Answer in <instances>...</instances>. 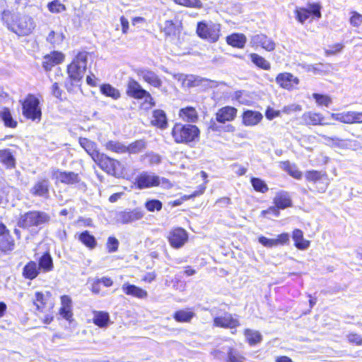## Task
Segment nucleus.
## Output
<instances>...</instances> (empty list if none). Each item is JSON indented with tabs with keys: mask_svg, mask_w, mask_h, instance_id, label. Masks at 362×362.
Masks as SVG:
<instances>
[{
	"mask_svg": "<svg viewBox=\"0 0 362 362\" xmlns=\"http://www.w3.org/2000/svg\"><path fill=\"white\" fill-rule=\"evenodd\" d=\"M1 21L8 30L19 36H28L36 28L35 21L32 16L8 9L1 12Z\"/></svg>",
	"mask_w": 362,
	"mask_h": 362,
	"instance_id": "obj_1",
	"label": "nucleus"
},
{
	"mask_svg": "<svg viewBox=\"0 0 362 362\" xmlns=\"http://www.w3.org/2000/svg\"><path fill=\"white\" fill-rule=\"evenodd\" d=\"M199 129L193 124L176 123L171 132V135L177 144H189L196 141L199 136Z\"/></svg>",
	"mask_w": 362,
	"mask_h": 362,
	"instance_id": "obj_2",
	"label": "nucleus"
},
{
	"mask_svg": "<svg viewBox=\"0 0 362 362\" xmlns=\"http://www.w3.org/2000/svg\"><path fill=\"white\" fill-rule=\"evenodd\" d=\"M88 52H81L74 58L67 67V73L71 80L79 82L83 77L87 66Z\"/></svg>",
	"mask_w": 362,
	"mask_h": 362,
	"instance_id": "obj_3",
	"label": "nucleus"
},
{
	"mask_svg": "<svg viewBox=\"0 0 362 362\" xmlns=\"http://www.w3.org/2000/svg\"><path fill=\"white\" fill-rule=\"evenodd\" d=\"M135 185L139 189L161 186L163 188H170L171 184L164 178L160 177L153 173L142 172L136 178Z\"/></svg>",
	"mask_w": 362,
	"mask_h": 362,
	"instance_id": "obj_4",
	"label": "nucleus"
},
{
	"mask_svg": "<svg viewBox=\"0 0 362 362\" xmlns=\"http://www.w3.org/2000/svg\"><path fill=\"white\" fill-rule=\"evenodd\" d=\"M50 221L49 214L44 211H32L21 215L18 221V226L25 228L39 226Z\"/></svg>",
	"mask_w": 362,
	"mask_h": 362,
	"instance_id": "obj_5",
	"label": "nucleus"
},
{
	"mask_svg": "<svg viewBox=\"0 0 362 362\" xmlns=\"http://www.w3.org/2000/svg\"><path fill=\"white\" fill-rule=\"evenodd\" d=\"M322 6L318 3L310 4L307 8L297 6L294 10L295 18L300 24H304L307 20L312 21L322 17Z\"/></svg>",
	"mask_w": 362,
	"mask_h": 362,
	"instance_id": "obj_6",
	"label": "nucleus"
},
{
	"mask_svg": "<svg viewBox=\"0 0 362 362\" xmlns=\"http://www.w3.org/2000/svg\"><path fill=\"white\" fill-rule=\"evenodd\" d=\"M221 25L210 22H199L197 24V33L199 37L209 42H216L220 37Z\"/></svg>",
	"mask_w": 362,
	"mask_h": 362,
	"instance_id": "obj_7",
	"label": "nucleus"
},
{
	"mask_svg": "<svg viewBox=\"0 0 362 362\" xmlns=\"http://www.w3.org/2000/svg\"><path fill=\"white\" fill-rule=\"evenodd\" d=\"M23 115L27 119L40 122L42 117V111L40 107L38 98L33 95H29L22 104Z\"/></svg>",
	"mask_w": 362,
	"mask_h": 362,
	"instance_id": "obj_8",
	"label": "nucleus"
},
{
	"mask_svg": "<svg viewBox=\"0 0 362 362\" xmlns=\"http://www.w3.org/2000/svg\"><path fill=\"white\" fill-rule=\"evenodd\" d=\"M95 162L98 164L101 169L110 175L119 177L123 173V166L122 163L117 160L107 157L103 153H101L98 159Z\"/></svg>",
	"mask_w": 362,
	"mask_h": 362,
	"instance_id": "obj_9",
	"label": "nucleus"
},
{
	"mask_svg": "<svg viewBox=\"0 0 362 362\" xmlns=\"http://www.w3.org/2000/svg\"><path fill=\"white\" fill-rule=\"evenodd\" d=\"M305 180L312 182L318 192H325L329 181L325 172L317 170H308L305 173Z\"/></svg>",
	"mask_w": 362,
	"mask_h": 362,
	"instance_id": "obj_10",
	"label": "nucleus"
},
{
	"mask_svg": "<svg viewBox=\"0 0 362 362\" xmlns=\"http://www.w3.org/2000/svg\"><path fill=\"white\" fill-rule=\"evenodd\" d=\"M127 94L136 99L145 98L146 101L149 103L150 106L153 105V98L151 94L143 89L139 83L133 78L128 81Z\"/></svg>",
	"mask_w": 362,
	"mask_h": 362,
	"instance_id": "obj_11",
	"label": "nucleus"
},
{
	"mask_svg": "<svg viewBox=\"0 0 362 362\" xmlns=\"http://www.w3.org/2000/svg\"><path fill=\"white\" fill-rule=\"evenodd\" d=\"M330 117L336 121L344 124L362 123V112L345 111L337 113H330Z\"/></svg>",
	"mask_w": 362,
	"mask_h": 362,
	"instance_id": "obj_12",
	"label": "nucleus"
},
{
	"mask_svg": "<svg viewBox=\"0 0 362 362\" xmlns=\"http://www.w3.org/2000/svg\"><path fill=\"white\" fill-rule=\"evenodd\" d=\"M276 82L282 88L291 90L296 88L299 79L290 73L284 72L277 75Z\"/></svg>",
	"mask_w": 362,
	"mask_h": 362,
	"instance_id": "obj_13",
	"label": "nucleus"
},
{
	"mask_svg": "<svg viewBox=\"0 0 362 362\" xmlns=\"http://www.w3.org/2000/svg\"><path fill=\"white\" fill-rule=\"evenodd\" d=\"M187 240V233L186 230L180 228L173 229L168 235L170 244L174 248H180L182 247Z\"/></svg>",
	"mask_w": 362,
	"mask_h": 362,
	"instance_id": "obj_14",
	"label": "nucleus"
},
{
	"mask_svg": "<svg viewBox=\"0 0 362 362\" xmlns=\"http://www.w3.org/2000/svg\"><path fill=\"white\" fill-rule=\"evenodd\" d=\"M52 178L66 185H74L80 182V177L77 173L74 172H66L59 170H54Z\"/></svg>",
	"mask_w": 362,
	"mask_h": 362,
	"instance_id": "obj_15",
	"label": "nucleus"
},
{
	"mask_svg": "<svg viewBox=\"0 0 362 362\" xmlns=\"http://www.w3.org/2000/svg\"><path fill=\"white\" fill-rule=\"evenodd\" d=\"M30 192L35 197H47L49 192V182L46 177L37 179L33 186L30 188Z\"/></svg>",
	"mask_w": 362,
	"mask_h": 362,
	"instance_id": "obj_16",
	"label": "nucleus"
},
{
	"mask_svg": "<svg viewBox=\"0 0 362 362\" xmlns=\"http://www.w3.org/2000/svg\"><path fill=\"white\" fill-rule=\"evenodd\" d=\"M137 75L149 85L160 88L162 86V81L159 76L153 71L148 69H139L136 71Z\"/></svg>",
	"mask_w": 362,
	"mask_h": 362,
	"instance_id": "obj_17",
	"label": "nucleus"
},
{
	"mask_svg": "<svg viewBox=\"0 0 362 362\" xmlns=\"http://www.w3.org/2000/svg\"><path fill=\"white\" fill-rule=\"evenodd\" d=\"M250 43L252 47H261L268 52L273 51L276 47L274 42L263 34L253 35Z\"/></svg>",
	"mask_w": 362,
	"mask_h": 362,
	"instance_id": "obj_18",
	"label": "nucleus"
},
{
	"mask_svg": "<svg viewBox=\"0 0 362 362\" xmlns=\"http://www.w3.org/2000/svg\"><path fill=\"white\" fill-rule=\"evenodd\" d=\"M262 119V114L258 111L245 110L242 115L243 124L246 127L256 126Z\"/></svg>",
	"mask_w": 362,
	"mask_h": 362,
	"instance_id": "obj_19",
	"label": "nucleus"
},
{
	"mask_svg": "<svg viewBox=\"0 0 362 362\" xmlns=\"http://www.w3.org/2000/svg\"><path fill=\"white\" fill-rule=\"evenodd\" d=\"M64 60V54L60 52L54 51L44 57L43 67L47 71L54 66L61 64Z\"/></svg>",
	"mask_w": 362,
	"mask_h": 362,
	"instance_id": "obj_20",
	"label": "nucleus"
},
{
	"mask_svg": "<svg viewBox=\"0 0 362 362\" xmlns=\"http://www.w3.org/2000/svg\"><path fill=\"white\" fill-rule=\"evenodd\" d=\"M122 290L126 295L139 299H144L148 296L146 290L127 282L122 284Z\"/></svg>",
	"mask_w": 362,
	"mask_h": 362,
	"instance_id": "obj_21",
	"label": "nucleus"
},
{
	"mask_svg": "<svg viewBox=\"0 0 362 362\" xmlns=\"http://www.w3.org/2000/svg\"><path fill=\"white\" fill-rule=\"evenodd\" d=\"M144 216V213L139 209H135L129 211H122L117 215V221L122 223H129L141 219Z\"/></svg>",
	"mask_w": 362,
	"mask_h": 362,
	"instance_id": "obj_22",
	"label": "nucleus"
},
{
	"mask_svg": "<svg viewBox=\"0 0 362 362\" xmlns=\"http://www.w3.org/2000/svg\"><path fill=\"white\" fill-rule=\"evenodd\" d=\"M237 110L230 106H226L221 108L216 115V120L220 123L230 122L235 119Z\"/></svg>",
	"mask_w": 362,
	"mask_h": 362,
	"instance_id": "obj_23",
	"label": "nucleus"
},
{
	"mask_svg": "<svg viewBox=\"0 0 362 362\" xmlns=\"http://www.w3.org/2000/svg\"><path fill=\"white\" fill-rule=\"evenodd\" d=\"M59 315L68 321H71L72 313V300L69 296L64 295L61 297V308Z\"/></svg>",
	"mask_w": 362,
	"mask_h": 362,
	"instance_id": "obj_24",
	"label": "nucleus"
},
{
	"mask_svg": "<svg viewBox=\"0 0 362 362\" xmlns=\"http://www.w3.org/2000/svg\"><path fill=\"white\" fill-rule=\"evenodd\" d=\"M78 142L81 146L86 151V153L95 161L98 159V157L101 155L97 149V146L95 142L86 139L79 138Z\"/></svg>",
	"mask_w": 362,
	"mask_h": 362,
	"instance_id": "obj_25",
	"label": "nucleus"
},
{
	"mask_svg": "<svg viewBox=\"0 0 362 362\" xmlns=\"http://www.w3.org/2000/svg\"><path fill=\"white\" fill-rule=\"evenodd\" d=\"M214 322L216 326L225 328L232 329L239 325L238 319L233 318L229 313H226L223 316L215 317Z\"/></svg>",
	"mask_w": 362,
	"mask_h": 362,
	"instance_id": "obj_26",
	"label": "nucleus"
},
{
	"mask_svg": "<svg viewBox=\"0 0 362 362\" xmlns=\"http://www.w3.org/2000/svg\"><path fill=\"white\" fill-rule=\"evenodd\" d=\"M302 119L307 125H327L328 123L323 122L324 117L322 114L313 112H306Z\"/></svg>",
	"mask_w": 362,
	"mask_h": 362,
	"instance_id": "obj_27",
	"label": "nucleus"
},
{
	"mask_svg": "<svg viewBox=\"0 0 362 362\" xmlns=\"http://www.w3.org/2000/svg\"><path fill=\"white\" fill-rule=\"evenodd\" d=\"M0 163L6 168L12 169L16 166V158L10 149L0 150Z\"/></svg>",
	"mask_w": 362,
	"mask_h": 362,
	"instance_id": "obj_28",
	"label": "nucleus"
},
{
	"mask_svg": "<svg viewBox=\"0 0 362 362\" xmlns=\"http://www.w3.org/2000/svg\"><path fill=\"white\" fill-rule=\"evenodd\" d=\"M93 322L100 328L107 327L110 322V315L105 311L95 310L93 312Z\"/></svg>",
	"mask_w": 362,
	"mask_h": 362,
	"instance_id": "obj_29",
	"label": "nucleus"
},
{
	"mask_svg": "<svg viewBox=\"0 0 362 362\" xmlns=\"http://www.w3.org/2000/svg\"><path fill=\"white\" fill-rule=\"evenodd\" d=\"M292 238L294 241L295 246L300 250H307L310 245V240H305L303 238V233L300 229H295L293 231Z\"/></svg>",
	"mask_w": 362,
	"mask_h": 362,
	"instance_id": "obj_30",
	"label": "nucleus"
},
{
	"mask_svg": "<svg viewBox=\"0 0 362 362\" xmlns=\"http://www.w3.org/2000/svg\"><path fill=\"white\" fill-rule=\"evenodd\" d=\"M174 77L182 83V86L187 88L197 86L200 83V79L194 75L178 74L175 75Z\"/></svg>",
	"mask_w": 362,
	"mask_h": 362,
	"instance_id": "obj_31",
	"label": "nucleus"
},
{
	"mask_svg": "<svg viewBox=\"0 0 362 362\" xmlns=\"http://www.w3.org/2000/svg\"><path fill=\"white\" fill-rule=\"evenodd\" d=\"M325 139L326 143L333 147H337L339 148H350L352 146V141L349 139H341L337 137H328L325 135H322Z\"/></svg>",
	"mask_w": 362,
	"mask_h": 362,
	"instance_id": "obj_32",
	"label": "nucleus"
},
{
	"mask_svg": "<svg viewBox=\"0 0 362 362\" xmlns=\"http://www.w3.org/2000/svg\"><path fill=\"white\" fill-rule=\"evenodd\" d=\"M275 206L280 209H284L291 206V200L288 194L286 192L277 193L274 199Z\"/></svg>",
	"mask_w": 362,
	"mask_h": 362,
	"instance_id": "obj_33",
	"label": "nucleus"
},
{
	"mask_svg": "<svg viewBox=\"0 0 362 362\" xmlns=\"http://www.w3.org/2000/svg\"><path fill=\"white\" fill-rule=\"evenodd\" d=\"M151 124L158 128L165 129L168 122L164 111L161 110H154L152 115Z\"/></svg>",
	"mask_w": 362,
	"mask_h": 362,
	"instance_id": "obj_34",
	"label": "nucleus"
},
{
	"mask_svg": "<svg viewBox=\"0 0 362 362\" xmlns=\"http://www.w3.org/2000/svg\"><path fill=\"white\" fill-rule=\"evenodd\" d=\"M179 117L185 121L194 122L198 118V115L195 108L187 107L180 110Z\"/></svg>",
	"mask_w": 362,
	"mask_h": 362,
	"instance_id": "obj_35",
	"label": "nucleus"
},
{
	"mask_svg": "<svg viewBox=\"0 0 362 362\" xmlns=\"http://www.w3.org/2000/svg\"><path fill=\"white\" fill-rule=\"evenodd\" d=\"M246 37L243 34L234 33L227 37L228 45L238 48H243L246 43Z\"/></svg>",
	"mask_w": 362,
	"mask_h": 362,
	"instance_id": "obj_36",
	"label": "nucleus"
},
{
	"mask_svg": "<svg viewBox=\"0 0 362 362\" xmlns=\"http://www.w3.org/2000/svg\"><path fill=\"white\" fill-rule=\"evenodd\" d=\"M78 240L86 247L93 250L97 246V241L95 237L88 231L85 230L78 235Z\"/></svg>",
	"mask_w": 362,
	"mask_h": 362,
	"instance_id": "obj_37",
	"label": "nucleus"
},
{
	"mask_svg": "<svg viewBox=\"0 0 362 362\" xmlns=\"http://www.w3.org/2000/svg\"><path fill=\"white\" fill-rule=\"evenodd\" d=\"M39 270L37 263L31 261L24 267L23 274L25 278L33 280L38 275Z\"/></svg>",
	"mask_w": 362,
	"mask_h": 362,
	"instance_id": "obj_38",
	"label": "nucleus"
},
{
	"mask_svg": "<svg viewBox=\"0 0 362 362\" xmlns=\"http://www.w3.org/2000/svg\"><path fill=\"white\" fill-rule=\"evenodd\" d=\"M48 300V294H44L42 292H36L35 293L34 304L36 305L37 310L40 312H44L45 309L48 308L47 305Z\"/></svg>",
	"mask_w": 362,
	"mask_h": 362,
	"instance_id": "obj_39",
	"label": "nucleus"
},
{
	"mask_svg": "<svg viewBox=\"0 0 362 362\" xmlns=\"http://www.w3.org/2000/svg\"><path fill=\"white\" fill-rule=\"evenodd\" d=\"M162 30L167 36H176L180 32V24L173 21H166L162 26Z\"/></svg>",
	"mask_w": 362,
	"mask_h": 362,
	"instance_id": "obj_40",
	"label": "nucleus"
},
{
	"mask_svg": "<svg viewBox=\"0 0 362 362\" xmlns=\"http://www.w3.org/2000/svg\"><path fill=\"white\" fill-rule=\"evenodd\" d=\"M0 117L3 120L5 126L11 128L16 127L17 122L13 119L8 108L4 107L0 110Z\"/></svg>",
	"mask_w": 362,
	"mask_h": 362,
	"instance_id": "obj_41",
	"label": "nucleus"
},
{
	"mask_svg": "<svg viewBox=\"0 0 362 362\" xmlns=\"http://www.w3.org/2000/svg\"><path fill=\"white\" fill-rule=\"evenodd\" d=\"M39 268L45 272H48L53 269V262L51 255L49 253L44 254L39 260Z\"/></svg>",
	"mask_w": 362,
	"mask_h": 362,
	"instance_id": "obj_42",
	"label": "nucleus"
},
{
	"mask_svg": "<svg viewBox=\"0 0 362 362\" xmlns=\"http://www.w3.org/2000/svg\"><path fill=\"white\" fill-rule=\"evenodd\" d=\"M100 92L107 97L117 100L120 98L119 91L110 84H103L100 86Z\"/></svg>",
	"mask_w": 362,
	"mask_h": 362,
	"instance_id": "obj_43",
	"label": "nucleus"
},
{
	"mask_svg": "<svg viewBox=\"0 0 362 362\" xmlns=\"http://www.w3.org/2000/svg\"><path fill=\"white\" fill-rule=\"evenodd\" d=\"M251 61L258 67L264 69L269 70L270 69V63L264 57L257 54L252 53L250 54Z\"/></svg>",
	"mask_w": 362,
	"mask_h": 362,
	"instance_id": "obj_44",
	"label": "nucleus"
},
{
	"mask_svg": "<svg viewBox=\"0 0 362 362\" xmlns=\"http://www.w3.org/2000/svg\"><path fill=\"white\" fill-rule=\"evenodd\" d=\"M48 11L54 14L61 13L66 10V6L59 0H53L47 4Z\"/></svg>",
	"mask_w": 362,
	"mask_h": 362,
	"instance_id": "obj_45",
	"label": "nucleus"
},
{
	"mask_svg": "<svg viewBox=\"0 0 362 362\" xmlns=\"http://www.w3.org/2000/svg\"><path fill=\"white\" fill-rule=\"evenodd\" d=\"M194 316V313L189 310H179L174 314V318L176 321L180 322H188L193 318Z\"/></svg>",
	"mask_w": 362,
	"mask_h": 362,
	"instance_id": "obj_46",
	"label": "nucleus"
},
{
	"mask_svg": "<svg viewBox=\"0 0 362 362\" xmlns=\"http://www.w3.org/2000/svg\"><path fill=\"white\" fill-rule=\"evenodd\" d=\"M65 37L61 32L52 30L47 37V40L54 46L59 45L64 41Z\"/></svg>",
	"mask_w": 362,
	"mask_h": 362,
	"instance_id": "obj_47",
	"label": "nucleus"
},
{
	"mask_svg": "<svg viewBox=\"0 0 362 362\" xmlns=\"http://www.w3.org/2000/svg\"><path fill=\"white\" fill-rule=\"evenodd\" d=\"M313 98L315 99L317 105L320 107H328L332 103L331 97L327 95L313 93Z\"/></svg>",
	"mask_w": 362,
	"mask_h": 362,
	"instance_id": "obj_48",
	"label": "nucleus"
},
{
	"mask_svg": "<svg viewBox=\"0 0 362 362\" xmlns=\"http://www.w3.org/2000/svg\"><path fill=\"white\" fill-rule=\"evenodd\" d=\"M146 146L144 140H137L129 146H127V152L129 153H138L143 151Z\"/></svg>",
	"mask_w": 362,
	"mask_h": 362,
	"instance_id": "obj_49",
	"label": "nucleus"
},
{
	"mask_svg": "<svg viewBox=\"0 0 362 362\" xmlns=\"http://www.w3.org/2000/svg\"><path fill=\"white\" fill-rule=\"evenodd\" d=\"M233 100L241 105H250L252 102L249 95L243 90L236 91L233 96Z\"/></svg>",
	"mask_w": 362,
	"mask_h": 362,
	"instance_id": "obj_50",
	"label": "nucleus"
},
{
	"mask_svg": "<svg viewBox=\"0 0 362 362\" xmlns=\"http://www.w3.org/2000/svg\"><path fill=\"white\" fill-rule=\"evenodd\" d=\"M107 149L117 153H124L127 152V146L118 141H110L105 144Z\"/></svg>",
	"mask_w": 362,
	"mask_h": 362,
	"instance_id": "obj_51",
	"label": "nucleus"
},
{
	"mask_svg": "<svg viewBox=\"0 0 362 362\" xmlns=\"http://www.w3.org/2000/svg\"><path fill=\"white\" fill-rule=\"evenodd\" d=\"M246 339L250 345L259 343L262 340V336L257 331L246 329L245 332Z\"/></svg>",
	"mask_w": 362,
	"mask_h": 362,
	"instance_id": "obj_52",
	"label": "nucleus"
},
{
	"mask_svg": "<svg viewBox=\"0 0 362 362\" xmlns=\"http://www.w3.org/2000/svg\"><path fill=\"white\" fill-rule=\"evenodd\" d=\"M14 248V242L11 237L4 235L0 241V249L2 251H11Z\"/></svg>",
	"mask_w": 362,
	"mask_h": 362,
	"instance_id": "obj_53",
	"label": "nucleus"
},
{
	"mask_svg": "<svg viewBox=\"0 0 362 362\" xmlns=\"http://www.w3.org/2000/svg\"><path fill=\"white\" fill-rule=\"evenodd\" d=\"M251 183L255 191L265 193L269 188L265 182L259 178L253 177L251 179Z\"/></svg>",
	"mask_w": 362,
	"mask_h": 362,
	"instance_id": "obj_54",
	"label": "nucleus"
},
{
	"mask_svg": "<svg viewBox=\"0 0 362 362\" xmlns=\"http://www.w3.org/2000/svg\"><path fill=\"white\" fill-rule=\"evenodd\" d=\"M284 168L288 173L296 179H300L302 173L296 168V165H291L289 162L284 163Z\"/></svg>",
	"mask_w": 362,
	"mask_h": 362,
	"instance_id": "obj_55",
	"label": "nucleus"
},
{
	"mask_svg": "<svg viewBox=\"0 0 362 362\" xmlns=\"http://www.w3.org/2000/svg\"><path fill=\"white\" fill-rule=\"evenodd\" d=\"M174 1L181 6L200 8L202 7V3L200 0H174Z\"/></svg>",
	"mask_w": 362,
	"mask_h": 362,
	"instance_id": "obj_56",
	"label": "nucleus"
},
{
	"mask_svg": "<svg viewBox=\"0 0 362 362\" xmlns=\"http://www.w3.org/2000/svg\"><path fill=\"white\" fill-rule=\"evenodd\" d=\"M162 202L157 199L148 200L146 202L145 206L148 211H160L162 209Z\"/></svg>",
	"mask_w": 362,
	"mask_h": 362,
	"instance_id": "obj_57",
	"label": "nucleus"
},
{
	"mask_svg": "<svg viewBox=\"0 0 362 362\" xmlns=\"http://www.w3.org/2000/svg\"><path fill=\"white\" fill-rule=\"evenodd\" d=\"M302 106L299 104L292 103L284 106L281 112L286 115H291L293 113L299 112L302 111Z\"/></svg>",
	"mask_w": 362,
	"mask_h": 362,
	"instance_id": "obj_58",
	"label": "nucleus"
},
{
	"mask_svg": "<svg viewBox=\"0 0 362 362\" xmlns=\"http://www.w3.org/2000/svg\"><path fill=\"white\" fill-rule=\"evenodd\" d=\"M290 235L287 233H283L277 235L276 238H274V247L288 244Z\"/></svg>",
	"mask_w": 362,
	"mask_h": 362,
	"instance_id": "obj_59",
	"label": "nucleus"
},
{
	"mask_svg": "<svg viewBox=\"0 0 362 362\" xmlns=\"http://www.w3.org/2000/svg\"><path fill=\"white\" fill-rule=\"evenodd\" d=\"M349 23L353 27H359L362 24V15L356 11H351Z\"/></svg>",
	"mask_w": 362,
	"mask_h": 362,
	"instance_id": "obj_60",
	"label": "nucleus"
},
{
	"mask_svg": "<svg viewBox=\"0 0 362 362\" xmlns=\"http://www.w3.org/2000/svg\"><path fill=\"white\" fill-rule=\"evenodd\" d=\"M143 160H147L149 165H156L160 162V158L158 154L150 153L142 156Z\"/></svg>",
	"mask_w": 362,
	"mask_h": 362,
	"instance_id": "obj_61",
	"label": "nucleus"
},
{
	"mask_svg": "<svg viewBox=\"0 0 362 362\" xmlns=\"http://www.w3.org/2000/svg\"><path fill=\"white\" fill-rule=\"evenodd\" d=\"M344 45L342 43H337L332 45L329 46V47L325 49L326 55H334L339 52H340L343 48Z\"/></svg>",
	"mask_w": 362,
	"mask_h": 362,
	"instance_id": "obj_62",
	"label": "nucleus"
},
{
	"mask_svg": "<svg viewBox=\"0 0 362 362\" xmlns=\"http://www.w3.org/2000/svg\"><path fill=\"white\" fill-rule=\"evenodd\" d=\"M245 358L240 356L237 351L230 349L228 353V362H244Z\"/></svg>",
	"mask_w": 362,
	"mask_h": 362,
	"instance_id": "obj_63",
	"label": "nucleus"
},
{
	"mask_svg": "<svg viewBox=\"0 0 362 362\" xmlns=\"http://www.w3.org/2000/svg\"><path fill=\"white\" fill-rule=\"evenodd\" d=\"M119 242L113 237H110L107 242V248L110 252H116L118 249Z\"/></svg>",
	"mask_w": 362,
	"mask_h": 362,
	"instance_id": "obj_64",
	"label": "nucleus"
}]
</instances>
